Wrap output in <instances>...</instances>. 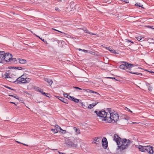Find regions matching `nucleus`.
Here are the masks:
<instances>
[{
    "mask_svg": "<svg viewBox=\"0 0 154 154\" xmlns=\"http://www.w3.org/2000/svg\"><path fill=\"white\" fill-rule=\"evenodd\" d=\"M113 140L116 141L118 146L117 149H119L121 152L123 151L124 150L127 149L131 143L130 140L125 138L122 139L116 134L114 135Z\"/></svg>",
    "mask_w": 154,
    "mask_h": 154,
    "instance_id": "f257e3e1",
    "label": "nucleus"
},
{
    "mask_svg": "<svg viewBox=\"0 0 154 154\" xmlns=\"http://www.w3.org/2000/svg\"><path fill=\"white\" fill-rule=\"evenodd\" d=\"M94 112L100 118V119H101L102 121H106L108 122V120L109 121V120H111L110 118H109V113L108 114L107 112L105 110H103L99 112L95 111Z\"/></svg>",
    "mask_w": 154,
    "mask_h": 154,
    "instance_id": "f03ea898",
    "label": "nucleus"
},
{
    "mask_svg": "<svg viewBox=\"0 0 154 154\" xmlns=\"http://www.w3.org/2000/svg\"><path fill=\"white\" fill-rule=\"evenodd\" d=\"M107 110L109 114V118H110L111 120L109 121H108V122H111L112 121H114L115 122H117L119 119V117L118 115L116 112H113V110L112 111L111 108H107Z\"/></svg>",
    "mask_w": 154,
    "mask_h": 154,
    "instance_id": "7ed1b4c3",
    "label": "nucleus"
},
{
    "mask_svg": "<svg viewBox=\"0 0 154 154\" xmlns=\"http://www.w3.org/2000/svg\"><path fill=\"white\" fill-rule=\"evenodd\" d=\"M122 63H124V64L120 65L119 67L121 69L124 70L128 69L129 70H131L132 68H133L135 66H138V65H135V64L129 63L123 61L122 62Z\"/></svg>",
    "mask_w": 154,
    "mask_h": 154,
    "instance_id": "20e7f679",
    "label": "nucleus"
},
{
    "mask_svg": "<svg viewBox=\"0 0 154 154\" xmlns=\"http://www.w3.org/2000/svg\"><path fill=\"white\" fill-rule=\"evenodd\" d=\"M12 57V56L11 54H10L9 53H7L4 54L3 61L5 60L7 62H11Z\"/></svg>",
    "mask_w": 154,
    "mask_h": 154,
    "instance_id": "39448f33",
    "label": "nucleus"
},
{
    "mask_svg": "<svg viewBox=\"0 0 154 154\" xmlns=\"http://www.w3.org/2000/svg\"><path fill=\"white\" fill-rule=\"evenodd\" d=\"M26 79V76L24 75H23L20 77L17 78V82H18V84L20 83H26V81H25Z\"/></svg>",
    "mask_w": 154,
    "mask_h": 154,
    "instance_id": "423d86ee",
    "label": "nucleus"
},
{
    "mask_svg": "<svg viewBox=\"0 0 154 154\" xmlns=\"http://www.w3.org/2000/svg\"><path fill=\"white\" fill-rule=\"evenodd\" d=\"M145 152L146 151L149 154H152L153 152V147L151 146H144Z\"/></svg>",
    "mask_w": 154,
    "mask_h": 154,
    "instance_id": "0eeeda50",
    "label": "nucleus"
},
{
    "mask_svg": "<svg viewBox=\"0 0 154 154\" xmlns=\"http://www.w3.org/2000/svg\"><path fill=\"white\" fill-rule=\"evenodd\" d=\"M14 77H13L12 75H11V77L8 79V81L16 84H18V82H17V77H16L15 75H14Z\"/></svg>",
    "mask_w": 154,
    "mask_h": 154,
    "instance_id": "6e6552de",
    "label": "nucleus"
},
{
    "mask_svg": "<svg viewBox=\"0 0 154 154\" xmlns=\"http://www.w3.org/2000/svg\"><path fill=\"white\" fill-rule=\"evenodd\" d=\"M66 98L76 103H78L79 102V99L75 98L73 97L67 95V97H66Z\"/></svg>",
    "mask_w": 154,
    "mask_h": 154,
    "instance_id": "1a4fd4ad",
    "label": "nucleus"
},
{
    "mask_svg": "<svg viewBox=\"0 0 154 154\" xmlns=\"http://www.w3.org/2000/svg\"><path fill=\"white\" fill-rule=\"evenodd\" d=\"M92 143L94 144H98L100 141V137H95L93 138Z\"/></svg>",
    "mask_w": 154,
    "mask_h": 154,
    "instance_id": "9d476101",
    "label": "nucleus"
},
{
    "mask_svg": "<svg viewBox=\"0 0 154 154\" xmlns=\"http://www.w3.org/2000/svg\"><path fill=\"white\" fill-rule=\"evenodd\" d=\"M35 90L36 91L41 93L42 94L45 95L46 96H47V95L48 94L47 93L43 92L42 90L40 88L36 87Z\"/></svg>",
    "mask_w": 154,
    "mask_h": 154,
    "instance_id": "9b49d317",
    "label": "nucleus"
},
{
    "mask_svg": "<svg viewBox=\"0 0 154 154\" xmlns=\"http://www.w3.org/2000/svg\"><path fill=\"white\" fill-rule=\"evenodd\" d=\"M5 54V52L4 51H0V63H2L3 61Z\"/></svg>",
    "mask_w": 154,
    "mask_h": 154,
    "instance_id": "f8f14e48",
    "label": "nucleus"
},
{
    "mask_svg": "<svg viewBox=\"0 0 154 154\" xmlns=\"http://www.w3.org/2000/svg\"><path fill=\"white\" fill-rule=\"evenodd\" d=\"M59 99L65 103H68V100L63 97H59Z\"/></svg>",
    "mask_w": 154,
    "mask_h": 154,
    "instance_id": "ddd939ff",
    "label": "nucleus"
},
{
    "mask_svg": "<svg viewBox=\"0 0 154 154\" xmlns=\"http://www.w3.org/2000/svg\"><path fill=\"white\" fill-rule=\"evenodd\" d=\"M144 146H142L141 145H139L138 146V148L139 149V150L141 152H145V150H144Z\"/></svg>",
    "mask_w": 154,
    "mask_h": 154,
    "instance_id": "4468645a",
    "label": "nucleus"
},
{
    "mask_svg": "<svg viewBox=\"0 0 154 154\" xmlns=\"http://www.w3.org/2000/svg\"><path fill=\"white\" fill-rule=\"evenodd\" d=\"M45 80L48 82L49 85H51L52 83L53 82L52 80L50 79H48L47 78H45Z\"/></svg>",
    "mask_w": 154,
    "mask_h": 154,
    "instance_id": "2eb2a0df",
    "label": "nucleus"
},
{
    "mask_svg": "<svg viewBox=\"0 0 154 154\" xmlns=\"http://www.w3.org/2000/svg\"><path fill=\"white\" fill-rule=\"evenodd\" d=\"M19 60V62L21 64H24L26 63V60L19 58L18 59Z\"/></svg>",
    "mask_w": 154,
    "mask_h": 154,
    "instance_id": "dca6fc26",
    "label": "nucleus"
},
{
    "mask_svg": "<svg viewBox=\"0 0 154 154\" xmlns=\"http://www.w3.org/2000/svg\"><path fill=\"white\" fill-rule=\"evenodd\" d=\"M83 30L85 33H88V34H91L92 35H97V34H94V33H93L89 32V31L87 29H83Z\"/></svg>",
    "mask_w": 154,
    "mask_h": 154,
    "instance_id": "f3484780",
    "label": "nucleus"
},
{
    "mask_svg": "<svg viewBox=\"0 0 154 154\" xmlns=\"http://www.w3.org/2000/svg\"><path fill=\"white\" fill-rule=\"evenodd\" d=\"M126 72H129V73H131V74H136V75H140L141 76H142V73H139V72H134L132 71H129V70H127V71H126Z\"/></svg>",
    "mask_w": 154,
    "mask_h": 154,
    "instance_id": "a211bd4d",
    "label": "nucleus"
},
{
    "mask_svg": "<svg viewBox=\"0 0 154 154\" xmlns=\"http://www.w3.org/2000/svg\"><path fill=\"white\" fill-rule=\"evenodd\" d=\"M5 79H9V78L11 77V75H10V73H9L8 72H6L5 74Z\"/></svg>",
    "mask_w": 154,
    "mask_h": 154,
    "instance_id": "6ab92c4d",
    "label": "nucleus"
},
{
    "mask_svg": "<svg viewBox=\"0 0 154 154\" xmlns=\"http://www.w3.org/2000/svg\"><path fill=\"white\" fill-rule=\"evenodd\" d=\"M11 68H14L16 69H17L18 70H24L25 69L24 68H23L21 67H12Z\"/></svg>",
    "mask_w": 154,
    "mask_h": 154,
    "instance_id": "aec40b11",
    "label": "nucleus"
},
{
    "mask_svg": "<svg viewBox=\"0 0 154 154\" xmlns=\"http://www.w3.org/2000/svg\"><path fill=\"white\" fill-rule=\"evenodd\" d=\"M102 146L104 149H106L108 146V142L102 143Z\"/></svg>",
    "mask_w": 154,
    "mask_h": 154,
    "instance_id": "412c9836",
    "label": "nucleus"
},
{
    "mask_svg": "<svg viewBox=\"0 0 154 154\" xmlns=\"http://www.w3.org/2000/svg\"><path fill=\"white\" fill-rule=\"evenodd\" d=\"M83 90L84 91H86L88 93H94V91L89 89H83Z\"/></svg>",
    "mask_w": 154,
    "mask_h": 154,
    "instance_id": "4be33fe9",
    "label": "nucleus"
},
{
    "mask_svg": "<svg viewBox=\"0 0 154 154\" xmlns=\"http://www.w3.org/2000/svg\"><path fill=\"white\" fill-rule=\"evenodd\" d=\"M51 131L54 133H56L58 132V130L57 129H52Z\"/></svg>",
    "mask_w": 154,
    "mask_h": 154,
    "instance_id": "5701e85b",
    "label": "nucleus"
},
{
    "mask_svg": "<svg viewBox=\"0 0 154 154\" xmlns=\"http://www.w3.org/2000/svg\"><path fill=\"white\" fill-rule=\"evenodd\" d=\"M102 143H107V141L106 138L105 137H103L102 140Z\"/></svg>",
    "mask_w": 154,
    "mask_h": 154,
    "instance_id": "b1692460",
    "label": "nucleus"
},
{
    "mask_svg": "<svg viewBox=\"0 0 154 154\" xmlns=\"http://www.w3.org/2000/svg\"><path fill=\"white\" fill-rule=\"evenodd\" d=\"M94 106V105L93 103H92L89 105L88 108L90 109H91L93 108Z\"/></svg>",
    "mask_w": 154,
    "mask_h": 154,
    "instance_id": "393cba45",
    "label": "nucleus"
},
{
    "mask_svg": "<svg viewBox=\"0 0 154 154\" xmlns=\"http://www.w3.org/2000/svg\"><path fill=\"white\" fill-rule=\"evenodd\" d=\"M55 128H56L55 129H57L58 130V131H59V130H62V129L58 125H56L55 126Z\"/></svg>",
    "mask_w": 154,
    "mask_h": 154,
    "instance_id": "a878e982",
    "label": "nucleus"
},
{
    "mask_svg": "<svg viewBox=\"0 0 154 154\" xmlns=\"http://www.w3.org/2000/svg\"><path fill=\"white\" fill-rule=\"evenodd\" d=\"M52 29L53 30H54V31H57V32H60L61 33H62V34H64V35H66V34L65 33H64V32H61V31H59L58 30H57V29H54V28H52Z\"/></svg>",
    "mask_w": 154,
    "mask_h": 154,
    "instance_id": "bb28decb",
    "label": "nucleus"
},
{
    "mask_svg": "<svg viewBox=\"0 0 154 154\" xmlns=\"http://www.w3.org/2000/svg\"><path fill=\"white\" fill-rule=\"evenodd\" d=\"M140 3H137L135 4V5L137 6L138 7H141V8H143V7H142L143 5H142V6H140Z\"/></svg>",
    "mask_w": 154,
    "mask_h": 154,
    "instance_id": "cd10ccee",
    "label": "nucleus"
},
{
    "mask_svg": "<svg viewBox=\"0 0 154 154\" xmlns=\"http://www.w3.org/2000/svg\"><path fill=\"white\" fill-rule=\"evenodd\" d=\"M78 50L79 51H82L83 52H85V53H86V52H87L88 51H87V50H84V49H80V48H79Z\"/></svg>",
    "mask_w": 154,
    "mask_h": 154,
    "instance_id": "c85d7f7f",
    "label": "nucleus"
},
{
    "mask_svg": "<svg viewBox=\"0 0 154 154\" xmlns=\"http://www.w3.org/2000/svg\"><path fill=\"white\" fill-rule=\"evenodd\" d=\"M26 83L27 82H30V78H27L26 77Z\"/></svg>",
    "mask_w": 154,
    "mask_h": 154,
    "instance_id": "c756f323",
    "label": "nucleus"
},
{
    "mask_svg": "<svg viewBox=\"0 0 154 154\" xmlns=\"http://www.w3.org/2000/svg\"><path fill=\"white\" fill-rule=\"evenodd\" d=\"M68 144L71 146H73L74 144L71 142H68Z\"/></svg>",
    "mask_w": 154,
    "mask_h": 154,
    "instance_id": "7c9ffc66",
    "label": "nucleus"
},
{
    "mask_svg": "<svg viewBox=\"0 0 154 154\" xmlns=\"http://www.w3.org/2000/svg\"><path fill=\"white\" fill-rule=\"evenodd\" d=\"M147 27L148 28H151L152 29H154V26H147Z\"/></svg>",
    "mask_w": 154,
    "mask_h": 154,
    "instance_id": "2f4dec72",
    "label": "nucleus"
},
{
    "mask_svg": "<svg viewBox=\"0 0 154 154\" xmlns=\"http://www.w3.org/2000/svg\"><path fill=\"white\" fill-rule=\"evenodd\" d=\"M73 88H75V89H79V90H82V89L80 88H79L78 87H75V86H73Z\"/></svg>",
    "mask_w": 154,
    "mask_h": 154,
    "instance_id": "473e14b6",
    "label": "nucleus"
},
{
    "mask_svg": "<svg viewBox=\"0 0 154 154\" xmlns=\"http://www.w3.org/2000/svg\"><path fill=\"white\" fill-rule=\"evenodd\" d=\"M106 48L108 50H109V51H110V52H111V49H112L111 48V47H106Z\"/></svg>",
    "mask_w": 154,
    "mask_h": 154,
    "instance_id": "72a5a7b5",
    "label": "nucleus"
},
{
    "mask_svg": "<svg viewBox=\"0 0 154 154\" xmlns=\"http://www.w3.org/2000/svg\"><path fill=\"white\" fill-rule=\"evenodd\" d=\"M111 52L112 53H114V54L116 53V51L115 50L112 49H111Z\"/></svg>",
    "mask_w": 154,
    "mask_h": 154,
    "instance_id": "f704fd0d",
    "label": "nucleus"
},
{
    "mask_svg": "<svg viewBox=\"0 0 154 154\" xmlns=\"http://www.w3.org/2000/svg\"><path fill=\"white\" fill-rule=\"evenodd\" d=\"M12 61V62H15V61H16V58H12L11 59V61Z\"/></svg>",
    "mask_w": 154,
    "mask_h": 154,
    "instance_id": "c9c22d12",
    "label": "nucleus"
},
{
    "mask_svg": "<svg viewBox=\"0 0 154 154\" xmlns=\"http://www.w3.org/2000/svg\"><path fill=\"white\" fill-rule=\"evenodd\" d=\"M136 39L138 41H140L141 39V38L140 37H136Z\"/></svg>",
    "mask_w": 154,
    "mask_h": 154,
    "instance_id": "e433bc0d",
    "label": "nucleus"
},
{
    "mask_svg": "<svg viewBox=\"0 0 154 154\" xmlns=\"http://www.w3.org/2000/svg\"><path fill=\"white\" fill-rule=\"evenodd\" d=\"M5 87L7 88H8L9 89H11L12 90H13V91H15V89H11L10 87H8V86H5Z\"/></svg>",
    "mask_w": 154,
    "mask_h": 154,
    "instance_id": "4c0bfd02",
    "label": "nucleus"
},
{
    "mask_svg": "<svg viewBox=\"0 0 154 154\" xmlns=\"http://www.w3.org/2000/svg\"><path fill=\"white\" fill-rule=\"evenodd\" d=\"M126 42H131L132 43H133V44L134 43L133 42H132V41H130L128 39H126Z\"/></svg>",
    "mask_w": 154,
    "mask_h": 154,
    "instance_id": "58836bf2",
    "label": "nucleus"
},
{
    "mask_svg": "<svg viewBox=\"0 0 154 154\" xmlns=\"http://www.w3.org/2000/svg\"><path fill=\"white\" fill-rule=\"evenodd\" d=\"M98 103V102L96 101L95 103H93L94 105V106H95Z\"/></svg>",
    "mask_w": 154,
    "mask_h": 154,
    "instance_id": "ea45409f",
    "label": "nucleus"
},
{
    "mask_svg": "<svg viewBox=\"0 0 154 154\" xmlns=\"http://www.w3.org/2000/svg\"><path fill=\"white\" fill-rule=\"evenodd\" d=\"M74 128L75 129V131H76V132L77 133H79V130L78 129H77V128H76L75 127H74Z\"/></svg>",
    "mask_w": 154,
    "mask_h": 154,
    "instance_id": "a19ab883",
    "label": "nucleus"
},
{
    "mask_svg": "<svg viewBox=\"0 0 154 154\" xmlns=\"http://www.w3.org/2000/svg\"><path fill=\"white\" fill-rule=\"evenodd\" d=\"M123 2H125L126 3H129V1L128 0H124Z\"/></svg>",
    "mask_w": 154,
    "mask_h": 154,
    "instance_id": "79ce46f5",
    "label": "nucleus"
},
{
    "mask_svg": "<svg viewBox=\"0 0 154 154\" xmlns=\"http://www.w3.org/2000/svg\"><path fill=\"white\" fill-rule=\"evenodd\" d=\"M61 130L62 131V132H61L62 133L65 134L66 133V130H63L62 129Z\"/></svg>",
    "mask_w": 154,
    "mask_h": 154,
    "instance_id": "37998d69",
    "label": "nucleus"
},
{
    "mask_svg": "<svg viewBox=\"0 0 154 154\" xmlns=\"http://www.w3.org/2000/svg\"><path fill=\"white\" fill-rule=\"evenodd\" d=\"M63 95H64V97H66H66H67V95H67V94L66 93H64L63 94Z\"/></svg>",
    "mask_w": 154,
    "mask_h": 154,
    "instance_id": "c03bdc74",
    "label": "nucleus"
},
{
    "mask_svg": "<svg viewBox=\"0 0 154 154\" xmlns=\"http://www.w3.org/2000/svg\"><path fill=\"white\" fill-rule=\"evenodd\" d=\"M109 78V79H114L116 80H116V78H114V77H109L108 78Z\"/></svg>",
    "mask_w": 154,
    "mask_h": 154,
    "instance_id": "a18cd8bd",
    "label": "nucleus"
},
{
    "mask_svg": "<svg viewBox=\"0 0 154 154\" xmlns=\"http://www.w3.org/2000/svg\"><path fill=\"white\" fill-rule=\"evenodd\" d=\"M14 97L17 99H18V100L19 99V98L18 96L17 95L15 96Z\"/></svg>",
    "mask_w": 154,
    "mask_h": 154,
    "instance_id": "49530a36",
    "label": "nucleus"
},
{
    "mask_svg": "<svg viewBox=\"0 0 154 154\" xmlns=\"http://www.w3.org/2000/svg\"><path fill=\"white\" fill-rule=\"evenodd\" d=\"M94 93L96 94H97V95H98L99 96H100V94H99L97 92H95V91H94Z\"/></svg>",
    "mask_w": 154,
    "mask_h": 154,
    "instance_id": "de8ad7c7",
    "label": "nucleus"
},
{
    "mask_svg": "<svg viewBox=\"0 0 154 154\" xmlns=\"http://www.w3.org/2000/svg\"><path fill=\"white\" fill-rule=\"evenodd\" d=\"M126 108L129 111V112H132V111H131L127 107H126Z\"/></svg>",
    "mask_w": 154,
    "mask_h": 154,
    "instance_id": "09e8293b",
    "label": "nucleus"
},
{
    "mask_svg": "<svg viewBox=\"0 0 154 154\" xmlns=\"http://www.w3.org/2000/svg\"><path fill=\"white\" fill-rule=\"evenodd\" d=\"M10 103L14 104L15 105H17V104L16 103H14V102H11Z\"/></svg>",
    "mask_w": 154,
    "mask_h": 154,
    "instance_id": "8fccbe9b",
    "label": "nucleus"
},
{
    "mask_svg": "<svg viewBox=\"0 0 154 154\" xmlns=\"http://www.w3.org/2000/svg\"><path fill=\"white\" fill-rule=\"evenodd\" d=\"M148 89L149 91H152V88L150 87L149 88H148Z\"/></svg>",
    "mask_w": 154,
    "mask_h": 154,
    "instance_id": "3c124183",
    "label": "nucleus"
},
{
    "mask_svg": "<svg viewBox=\"0 0 154 154\" xmlns=\"http://www.w3.org/2000/svg\"><path fill=\"white\" fill-rule=\"evenodd\" d=\"M58 152L59 153V154H66L64 153H62L61 152H60L59 151H58Z\"/></svg>",
    "mask_w": 154,
    "mask_h": 154,
    "instance_id": "603ef678",
    "label": "nucleus"
},
{
    "mask_svg": "<svg viewBox=\"0 0 154 154\" xmlns=\"http://www.w3.org/2000/svg\"><path fill=\"white\" fill-rule=\"evenodd\" d=\"M36 36H37V37H38V38H39L40 39H41L42 40V41H44V39L42 40V39L41 38H40L39 36H37V35H36Z\"/></svg>",
    "mask_w": 154,
    "mask_h": 154,
    "instance_id": "864d4df0",
    "label": "nucleus"
},
{
    "mask_svg": "<svg viewBox=\"0 0 154 154\" xmlns=\"http://www.w3.org/2000/svg\"><path fill=\"white\" fill-rule=\"evenodd\" d=\"M9 96H11V97H14L15 96H14V95H9Z\"/></svg>",
    "mask_w": 154,
    "mask_h": 154,
    "instance_id": "5fc2aeb1",
    "label": "nucleus"
},
{
    "mask_svg": "<svg viewBox=\"0 0 154 154\" xmlns=\"http://www.w3.org/2000/svg\"><path fill=\"white\" fill-rule=\"evenodd\" d=\"M16 142H17V143H20V142H18V141H16Z\"/></svg>",
    "mask_w": 154,
    "mask_h": 154,
    "instance_id": "6e6d98bb",
    "label": "nucleus"
},
{
    "mask_svg": "<svg viewBox=\"0 0 154 154\" xmlns=\"http://www.w3.org/2000/svg\"><path fill=\"white\" fill-rule=\"evenodd\" d=\"M22 144L24 145L27 146L25 144H24V143H22Z\"/></svg>",
    "mask_w": 154,
    "mask_h": 154,
    "instance_id": "4d7b16f0",
    "label": "nucleus"
},
{
    "mask_svg": "<svg viewBox=\"0 0 154 154\" xmlns=\"http://www.w3.org/2000/svg\"><path fill=\"white\" fill-rule=\"evenodd\" d=\"M151 72V73H154V72Z\"/></svg>",
    "mask_w": 154,
    "mask_h": 154,
    "instance_id": "13d9d810",
    "label": "nucleus"
},
{
    "mask_svg": "<svg viewBox=\"0 0 154 154\" xmlns=\"http://www.w3.org/2000/svg\"><path fill=\"white\" fill-rule=\"evenodd\" d=\"M59 96H57V97L59 99Z\"/></svg>",
    "mask_w": 154,
    "mask_h": 154,
    "instance_id": "bf43d9fd",
    "label": "nucleus"
},
{
    "mask_svg": "<svg viewBox=\"0 0 154 154\" xmlns=\"http://www.w3.org/2000/svg\"><path fill=\"white\" fill-rule=\"evenodd\" d=\"M52 150H57V149H53Z\"/></svg>",
    "mask_w": 154,
    "mask_h": 154,
    "instance_id": "052dcab7",
    "label": "nucleus"
}]
</instances>
